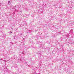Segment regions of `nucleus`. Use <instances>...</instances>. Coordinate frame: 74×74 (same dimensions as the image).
<instances>
[{"instance_id": "f257e3e1", "label": "nucleus", "mask_w": 74, "mask_h": 74, "mask_svg": "<svg viewBox=\"0 0 74 74\" xmlns=\"http://www.w3.org/2000/svg\"><path fill=\"white\" fill-rule=\"evenodd\" d=\"M14 10H15V11H16V10H19V8H18L16 6L14 7Z\"/></svg>"}, {"instance_id": "f03ea898", "label": "nucleus", "mask_w": 74, "mask_h": 74, "mask_svg": "<svg viewBox=\"0 0 74 74\" xmlns=\"http://www.w3.org/2000/svg\"><path fill=\"white\" fill-rule=\"evenodd\" d=\"M65 38H66V39H67V38H68V36H67V35L65 36Z\"/></svg>"}, {"instance_id": "7ed1b4c3", "label": "nucleus", "mask_w": 74, "mask_h": 74, "mask_svg": "<svg viewBox=\"0 0 74 74\" xmlns=\"http://www.w3.org/2000/svg\"><path fill=\"white\" fill-rule=\"evenodd\" d=\"M5 70H6L7 72H8V69H7V68L5 69Z\"/></svg>"}, {"instance_id": "20e7f679", "label": "nucleus", "mask_w": 74, "mask_h": 74, "mask_svg": "<svg viewBox=\"0 0 74 74\" xmlns=\"http://www.w3.org/2000/svg\"><path fill=\"white\" fill-rule=\"evenodd\" d=\"M10 1H8V4H10Z\"/></svg>"}, {"instance_id": "39448f33", "label": "nucleus", "mask_w": 74, "mask_h": 74, "mask_svg": "<svg viewBox=\"0 0 74 74\" xmlns=\"http://www.w3.org/2000/svg\"><path fill=\"white\" fill-rule=\"evenodd\" d=\"M10 34L12 33V32H10Z\"/></svg>"}, {"instance_id": "423d86ee", "label": "nucleus", "mask_w": 74, "mask_h": 74, "mask_svg": "<svg viewBox=\"0 0 74 74\" xmlns=\"http://www.w3.org/2000/svg\"><path fill=\"white\" fill-rule=\"evenodd\" d=\"M24 10H26V8H25V7H24Z\"/></svg>"}, {"instance_id": "0eeeda50", "label": "nucleus", "mask_w": 74, "mask_h": 74, "mask_svg": "<svg viewBox=\"0 0 74 74\" xmlns=\"http://www.w3.org/2000/svg\"><path fill=\"white\" fill-rule=\"evenodd\" d=\"M0 60H3L2 59H1Z\"/></svg>"}, {"instance_id": "6e6552de", "label": "nucleus", "mask_w": 74, "mask_h": 74, "mask_svg": "<svg viewBox=\"0 0 74 74\" xmlns=\"http://www.w3.org/2000/svg\"><path fill=\"white\" fill-rule=\"evenodd\" d=\"M22 34H21L20 36H22Z\"/></svg>"}, {"instance_id": "1a4fd4ad", "label": "nucleus", "mask_w": 74, "mask_h": 74, "mask_svg": "<svg viewBox=\"0 0 74 74\" xmlns=\"http://www.w3.org/2000/svg\"><path fill=\"white\" fill-rule=\"evenodd\" d=\"M1 3H0V6L1 5Z\"/></svg>"}, {"instance_id": "9d476101", "label": "nucleus", "mask_w": 74, "mask_h": 74, "mask_svg": "<svg viewBox=\"0 0 74 74\" xmlns=\"http://www.w3.org/2000/svg\"><path fill=\"white\" fill-rule=\"evenodd\" d=\"M10 44H12V42H10Z\"/></svg>"}, {"instance_id": "9b49d317", "label": "nucleus", "mask_w": 74, "mask_h": 74, "mask_svg": "<svg viewBox=\"0 0 74 74\" xmlns=\"http://www.w3.org/2000/svg\"><path fill=\"white\" fill-rule=\"evenodd\" d=\"M14 37H15V36H14Z\"/></svg>"}, {"instance_id": "f8f14e48", "label": "nucleus", "mask_w": 74, "mask_h": 74, "mask_svg": "<svg viewBox=\"0 0 74 74\" xmlns=\"http://www.w3.org/2000/svg\"><path fill=\"white\" fill-rule=\"evenodd\" d=\"M41 47H42V46H41Z\"/></svg>"}]
</instances>
